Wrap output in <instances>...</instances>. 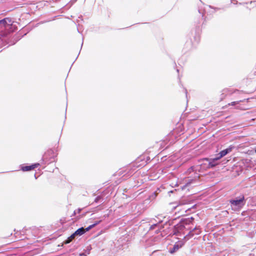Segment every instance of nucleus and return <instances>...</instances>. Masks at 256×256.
<instances>
[{
	"label": "nucleus",
	"instance_id": "nucleus-1",
	"mask_svg": "<svg viewBox=\"0 0 256 256\" xmlns=\"http://www.w3.org/2000/svg\"><path fill=\"white\" fill-rule=\"evenodd\" d=\"M12 20L10 18H5L0 20V39L6 38L12 32Z\"/></svg>",
	"mask_w": 256,
	"mask_h": 256
},
{
	"label": "nucleus",
	"instance_id": "nucleus-2",
	"mask_svg": "<svg viewBox=\"0 0 256 256\" xmlns=\"http://www.w3.org/2000/svg\"><path fill=\"white\" fill-rule=\"evenodd\" d=\"M230 204L238 209L241 208L244 204V196L242 195L238 200H230Z\"/></svg>",
	"mask_w": 256,
	"mask_h": 256
},
{
	"label": "nucleus",
	"instance_id": "nucleus-3",
	"mask_svg": "<svg viewBox=\"0 0 256 256\" xmlns=\"http://www.w3.org/2000/svg\"><path fill=\"white\" fill-rule=\"evenodd\" d=\"M100 222V221H99L93 224H92V225L88 227L87 228H86V229H84V228H80L74 232V234L76 235V236H82L83 234H84L86 232L89 230L90 229L94 228L97 224H99Z\"/></svg>",
	"mask_w": 256,
	"mask_h": 256
},
{
	"label": "nucleus",
	"instance_id": "nucleus-4",
	"mask_svg": "<svg viewBox=\"0 0 256 256\" xmlns=\"http://www.w3.org/2000/svg\"><path fill=\"white\" fill-rule=\"evenodd\" d=\"M234 148V146H230L228 148L220 152L218 154L216 159H220L228 154L230 152L233 150Z\"/></svg>",
	"mask_w": 256,
	"mask_h": 256
},
{
	"label": "nucleus",
	"instance_id": "nucleus-5",
	"mask_svg": "<svg viewBox=\"0 0 256 256\" xmlns=\"http://www.w3.org/2000/svg\"><path fill=\"white\" fill-rule=\"evenodd\" d=\"M146 164V162L144 159H142L140 158L136 160L135 162L133 164V166L136 168H141Z\"/></svg>",
	"mask_w": 256,
	"mask_h": 256
},
{
	"label": "nucleus",
	"instance_id": "nucleus-6",
	"mask_svg": "<svg viewBox=\"0 0 256 256\" xmlns=\"http://www.w3.org/2000/svg\"><path fill=\"white\" fill-rule=\"evenodd\" d=\"M39 165L40 164L38 163H37L32 164L30 166H22L21 168V170L23 172L30 171L37 168L39 166Z\"/></svg>",
	"mask_w": 256,
	"mask_h": 256
},
{
	"label": "nucleus",
	"instance_id": "nucleus-7",
	"mask_svg": "<svg viewBox=\"0 0 256 256\" xmlns=\"http://www.w3.org/2000/svg\"><path fill=\"white\" fill-rule=\"evenodd\" d=\"M56 154L54 150H48L46 152H45L44 154V156L46 159H50L52 158L55 156Z\"/></svg>",
	"mask_w": 256,
	"mask_h": 256
},
{
	"label": "nucleus",
	"instance_id": "nucleus-8",
	"mask_svg": "<svg viewBox=\"0 0 256 256\" xmlns=\"http://www.w3.org/2000/svg\"><path fill=\"white\" fill-rule=\"evenodd\" d=\"M206 160L209 161L208 166V168H213L216 166L218 164V163H216V162L219 159H216V158H212V159H208V158H206Z\"/></svg>",
	"mask_w": 256,
	"mask_h": 256
},
{
	"label": "nucleus",
	"instance_id": "nucleus-9",
	"mask_svg": "<svg viewBox=\"0 0 256 256\" xmlns=\"http://www.w3.org/2000/svg\"><path fill=\"white\" fill-rule=\"evenodd\" d=\"M182 245H183V244H175L174 246V247L172 248L170 250V252L171 254L174 252H175L178 250L180 248H181L182 246Z\"/></svg>",
	"mask_w": 256,
	"mask_h": 256
},
{
	"label": "nucleus",
	"instance_id": "nucleus-10",
	"mask_svg": "<svg viewBox=\"0 0 256 256\" xmlns=\"http://www.w3.org/2000/svg\"><path fill=\"white\" fill-rule=\"evenodd\" d=\"M236 91H238L237 90H232L230 88H224L222 90L224 94H231L234 92H235Z\"/></svg>",
	"mask_w": 256,
	"mask_h": 256
},
{
	"label": "nucleus",
	"instance_id": "nucleus-11",
	"mask_svg": "<svg viewBox=\"0 0 256 256\" xmlns=\"http://www.w3.org/2000/svg\"><path fill=\"white\" fill-rule=\"evenodd\" d=\"M242 102V100H238V101H236V102H232L230 103H229L228 104V106H234L236 104H238L240 102Z\"/></svg>",
	"mask_w": 256,
	"mask_h": 256
},
{
	"label": "nucleus",
	"instance_id": "nucleus-12",
	"mask_svg": "<svg viewBox=\"0 0 256 256\" xmlns=\"http://www.w3.org/2000/svg\"><path fill=\"white\" fill-rule=\"evenodd\" d=\"M194 230H195V231H196L195 234H200V232H201V231H200V228H195Z\"/></svg>",
	"mask_w": 256,
	"mask_h": 256
},
{
	"label": "nucleus",
	"instance_id": "nucleus-13",
	"mask_svg": "<svg viewBox=\"0 0 256 256\" xmlns=\"http://www.w3.org/2000/svg\"><path fill=\"white\" fill-rule=\"evenodd\" d=\"M76 236V235L75 234L74 232L70 236V238L71 240H72Z\"/></svg>",
	"mask_w": 256,
	"mask_h": 256
},
{
	"label": "nucleus",
	"instance_id": "nucleus-14",
	"mask_svg": "<svg viewBox=\"0 0 256 256\" xmlns=\"http://www.w3.org/2000/svg\"><path fill=\"white\" fill-rule=\"evenodd\" d=\"M194 168L193 166H192L190 168H188V172H191L194 171Z\"/></svg>",
	"mask_w": 256,
	"mask_h": 256
},
{
	"label": "nucleus",
	"instance_id": "nucleus-15",
	"mask_svg": "<svg viewBox=\"0 0 256 256\" xmlns=\"http://www.w3.org/2000/svg\"><path fill=\"white\" fill-rule=\"evenodd\" d=\"M71 241H72V240H71L70 238V237L68 238V240L66 241L65 242V244H68L70 243Z\"/></svg>",
	"mask_w": 256,
	"mask_h": 256
},
{
	"label": "nucleus",
	"instance_id": "nucleus-16",
	"mask_svg": "<svg viewBox=\"0 0 256 256\" xmlns=\"http://www.w3.org/2000/svg\"><path fill=\"white\" fill-rule=\"evenodd\" d=\"M156 225L152 226L151 228H154V226H156Z\"/></svg>",
	"mask_w": 256,
	"mask_h": 256
}]
</instances>
